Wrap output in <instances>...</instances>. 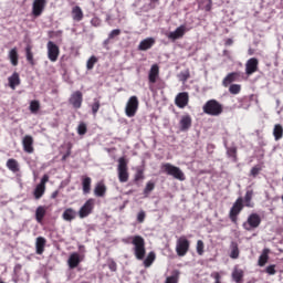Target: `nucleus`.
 Listing matches in <instances>:
<instances>
[{
    "mask_svg": "<svg viewBox=\"0 0 283 283\" xmlns=\"http://www.w3.org/2000/svg\"><path fill=\"white\" fill-rule=\"evenodd\" d=\"M202 109L203 114H207L208 116H220L222 112H224V106L217 99H209L202 106Z\"/></svg>",
    "mask_w": 283,
    "mask_h": 283,
    "instance_id": "1",
    "label": "nucleus"
},
{
    "mask_svg": "<svg viewBox=\"0 0 283 283\" xmlns=\"http://www.w3.org/2000/svg\"><path fill=\"white\" fill-rule=\"evenodd\" d=\"M132 244L134 245L133 251L137 260H145L147 250L145 249V239L142 235L133 237Z\"/></svg>",
    "mask_w": 283,
    "mask_h": 283,
    "instance_id": "2",
    "label": "nucleus"
},
{
    "mask_svg": "<svg viewBox=\"0 0 283 283\" xmlns=\"http://www.w3.org/2000/svg\"><path fill=\"white\" fill-rule=\"evenodd\" d=\"M161 171L164 174H167V176H172L175 180H180V182H184V180L187 179L185 172H182V170L178 166H174L170 163L163 164Z\"/></svg>",
    "mask_w": 283,
    "mask_h": 283,
    "instance_id": "3",
    "label": "nucleus"
},
{
    "mask_svg": "<svg viewBox=\"0 0 283 283\" xmlns=\"http://www.w3.org/2000/svg\"><path fill=\"white\" fill-rule=\"evenodd\" d=\"M243 209H244V199L242 197H239L232 205L229 212V218L231 222H233V224H238V217L240 216V213H242Z\"/></svg>",
    "mask_w": 283,
    "mask_h": 283,
    "instance_id": "4",
    "label": "nucleus"
},
{
    "mask_svg": "<svg viewBox=\"0 0 283 283\" xmlns=\"http://www.w3.org/2000/svg\"><path fill=\"white\" fill-rule=\"evenodd\" d=\"M117 174L119 182H127L129 180V168L127 167V159L125 157L118 158Z\"/></svg>",
    "mask_w": 283,
    "mask_h": 283,
    "instance_id": "5",
    "label": "nucleus"
},
{
    "mask_svg": "<svg viewBox=\"0 0 283 283\" xmlns=\"http://www.w3.org/2000/svg\"><path fill=\"white\" fill-rule=\"evenodd\" d=\"M191 247V242L187 237H180L176 242V253L179 258H185L187 253H189V248Z\"/></svg>",
    "mask_w": 283,
    "mask_h": 283,
    "instance_id": "6",
    "label": "nucleus"
},
{
    "mask_svg": "<svg viewBox=\"0 0 283 283\" xmlns=\"http://www.w3.org/2000/svg\"><path fill=\"white\" fill-rule=\"evenodd\" d=\"M140 103L138 102V97L133 95L128 98L125 107V114L128 118H134L138 112Z\"/></svg>",
    "mask_w": 283,
    "mask_h": 283,
    "instance_id": "7",
    "label": "nucleus"
},
{
    "mask_svg": "<svg viewBox=\"0 0 283 283\" xmlns=\"http://www.w3.org/2000/svg\"><path fill=\"white\" fill-rule=\"evenodd\" d=\"M262 224V218L258 213H251L247 221L243 222L242 227L245 231H253V229H258Z\"/></svg>",
    "mask_w": 283,
    "mask_h": 283,
    "instance_id": "8",
    "label": "nucleus"
},
{
    "mask_svg": "<svg viewBox=\"0 0 283 283\" xmlns=\"http://www.w3.org/2000/svg\"><path fill=\"white\" fill-rule=\"evenodd\" d=\"M46 50L49 61L56 63V61H59V55L61 54V49H59V45L52 41H49L46 44Z\"/></svg>",
    "mask_w": 283,
    "mask_h": 283,
    "instance_id": "9",
    "label": "nucleus"
},
{
    "mask_svg": "<svg viewBox=\"0 0 283 283\" xmlns=\"http://www.w3.org/2000/svg\"><path fill=\"white\" fill-rule=\"evenodd\" d=\"M69 103L74 109H81L83 107V93L81 91L73 92L69 98Z\"/></svg>",
    "mask_w": 283,
    "mask_h": 283,
    "instance_id": "10",
    "label": "nucleus"
},
{
    "mask_svg": "<svg viewBox=\"0 0 283 283\" xmlns=\"http://www.w3.org/2000/svg\"><path fill=\"white\" fill-rule=\"evenodd\" d=\"M48 6V0H34L32 3V14L38 18L43 14L45 7Z\"/></svg>",
    "mask_w": 283,
    "mask_h": 283,
    "instance_id": "11",
    "label": "nucleus"
},
{
    "mask_svg": "<svg viewBox=\"0 0 283 283\" xmlns=\"http://www.w3.org/2000/svg\"><path fill=\"white\" fill-rule=\"evenodd\" d=\"M94 211V199H88L78 210V217L81 219L87 218Z\"/></svg>",
    "mask_w": 283,
    "mask_h": 283,
    "instance_id": "12",
    "label": "nucleus"
},
{
    "mask_svg": "<svg viewBox=\"0 0 283 283\" xmlns=\"http://www.w3.org/2000/svg\"><path fill=\"white\" fill-rule=\"evenodd\" d=\"M175 105L179 107V109H185L187 105H189V93L187 92H181L177 94L175 98Z\"/></svg>",
    "mask_w": 283,
    "mask_h": 283,
    "instance_id": "13",
    "label": "nucleus"
},
{
    "mask_svg": "<svg viewBox=\"0 0 283 283\" xmlns=\"http://www.w3.org/2000/svg\"><path fill=\"white\" fill-rule=\"evenodd\" d=\"M258 65H260V61L258 57H251L245 63V74L251 76V74H255L258 72Z\"/></svg>",
    "mask_w": 283,
    "mask_h": 283,
    "instance_id": "14",
    "label": "nucleus"
},
{
    "mask_svg": "<svg viewBox=\"0 0 283 283\" xmlns=\"http://www.w3.org/2000/svg\"><path fill=\"white\" fill-rule=\"evenodd\" d=\"M189 30L190 29L187 28V25L181 24L174 32H170L168 34V39H170L171 41H177V39H182V36H185V33L189 32Z\"/></svg>",
    "mask_w": 283,
    "mask_h": 283,
    "instance_id": "15",
    "label": "nucleus"
},
{
    "mask_svg": "<svg viewBox=\"0 0 283 283\" xmlns=\"http://www.w3.org/2000/svg\"><path fill=\"white\" fill-rule=\"evenodd\" d=\"M22 147L27 154H34V138L32 135H25L23 137Z\"/></svg>",
    "mask_w": 283,
    "mask_h": 283,
    "instance_id": "16",
    "label": "nucleus"
},
{
    "mask_svg": "<svg viewBox=\"0 0 283 283\" xmlns=\"http://www.w3.org/2000/svg\"><path fill=\"white\" fill-rule=\"evenodd\" d=\"M156 45V39L154 38H146L140 41L138 45L139 52H147V50H151Z\"/></svg>",
    "mask_w": 283,
    "mask_h": 283,
    "instance_id": "17",
    "label": "nucleus"
},
{
    "mask_svg": "<svg viewBox=\"0 0 283 283\" xmlns=\"http://www.w3.org/2000/svg\"><path fill=\"white\" fill-rule=\"evenodd\" d=\"M240 76H242L240 74V72H232L229 73L223 80H222V85L223 87H228L231 85V83H235L238 81H240Z\"/></svg>",
    "mask_w": 283,
    "mask_h": 283,
    "instance_id": "18",
    "label": "nucleus"
},
{
    "mask_svg": "<svg viewBox=\"0 0 283 283\" xmlns=\"http://www.w3.org/2000/svg\"><path fill=\"white\" fill-rule=\"evenodd\" d=\"M158 76H160V67L158 66V64H154L148 73L149 83L154 85V83L158 81Z\"/></svg>",
    "mask_w": 283,
    "mask_h": 283,
    "instance_id": "19",
    "label": "nucleus"
},
{
    "mask_svg": "<svg viewBox=\"0 0 283 283\" xmlns=\"http://www.w3.org/2000/svg\"><path fill=\"white\" fill-rule=\"evenodd\" d=\"M191 115H184L179 122L180 132H189L191 128Z\"/></svg>",
    "mask_w": 283,
    "mask_h": 283,
    "instance_id": "20",
    "label": "nucleus"
},
{
    "mask_svg": "<svg viewBox=\"0 0 283 283\" xmlns=\"http://www.w3.org/2000/svg\"><path fill=\"white\" fill-rule=\"evenodd\" d=\"M81 262H82L81 254L76 252L72 253L67 260V264L70 269H76V266H78Z\"/></svg>",
    "mask_w": 283,
    "mask_h": 283,
    "instance_id": "21",
    "label": "nucleus"
},
{
    "mask_svg": "<svg viewBox=\"0 0 283 283\" xmlns=\"http://www.w3.org/2000/svg\"><path fill=\"white\" fill-rule=\"evenodd\" d=\"M46 240L43 237H38L35 241V252L38 255H43V252L45 251V244Z\"/></svg>",
    "mask_w": 283,
    "mask_h": 283,
    "instance_id": "22",
    "label": "nucleus"
},
{
    "mask_svg": "<svg viewBox=\"0 0 283 283\" xmlns=\"http://www.w3.org/2000/svg\"><path fill=\"white\" fill-rule=\"evenodd\" d=\"M82 191L85 196L92 191V178L82 176Z\"/></svg>",
    "mask_w": 283,
    "mask_h": 283,
    "instance_id": "23",
    "label": "nucleus"
},
{
    "mask_svg": "<svg viewBox=\"0 0 283 283\" xmlns=\"http://www.w3.org/2000/svg\"><path fill=\"white\" fill-rule=\"evenodd\" d=\"M9 87H11V90H17L18 85H21V77L19 76L18 72H14L9 78Z\"/></svg>",
    "mask_w": 283,
    "mask_h": 283,
    "instance_id": "24",
    "label": "nucleus"
},
{
    "mask_svg": "<svg viewBox=\"0 0 283 283\" xmlns=\"http://www.w3.org/2000/svg\"><path fill=\"white\" fill-rule=\"evenodd\" d=\"M62 218L65 220V222H72V220H76V210H73L72 208L65 209L62 213Z\"/></svg>",
    "mask_w": 283,
    "mask_h": 283,
    "instance_id": "25",
    "label": "nucleus"
},
{
    "mask_svg": "<svg viewBox=\"0 0 283 283\" xmlns=\"http://www.w3.org/2000/svg\"><path fill=\"white\" fill-rule=\"evenodd\" d=\"M48 213V210L43 206H39L35 210V220L39 224L43 223V218H45V214Z\"/></svg>",
    "mask_w": 283,
    "mask_h": 283,
    "instance_id": "26",
    "label": "nucleus"
},
{
    "mask_svg": "<svg viewBox=\"0 0 283 283\" xmlns=\"http://www.w3.org/2000/svg\"><path fill=\"white\" fill-rule=\"evenodd\" d=\"M94 193L97 198H103L107 193V187L103 182L96 184L94 188Z\"/></svg>",
    "mask_w": 283,
    "mask_h": 283,
    "instance_id": "27",
    "label": "nucleus"
},
{
    "mask_svg": "<svg viewBox=\"0 0 283 283\" xmlns=\"http://www.w3.org/2000/svg\"><path fill=\"white\" fill-rule=\"evenodd\" d=\"M83 17H84L83 9H81V7H78V6L73 7V9H72L73 21L81 22V21H83Z\"/></svg>",
    "mask_w": 283,
    "mask_h": 283,
    "instance_id": "28",
    "label": "nucleus"
},
{
    "mask_svg": "<svg viewBox=\"0 0 283 283\" xmlns=\"http://www.w3.org/2000/svg\"><path fill=\"white\" fill-rule=\"evenodd\" d=\"M271 253V250L268 248L263 249L261 255L259 256L258 264L259 266H265L266 262H269V254Z\"/></svg>",
    "mask_w": 283,
    "mask_h": 283,
    "instance_id": "29",
    "label": "nucleus"
},
{
    "mask_svg": "<svg viewBox=\"0 0 283 283\" xmlns=\"http://www.w3.org/2000/svg\"><path fill=\"white\" fill-rule=\"evenodd\" d=\"M25 57L29 63V65H36V62L34 61V53H32V45L28 44L25 46Z\"/></svg>",
    "mask_w": 283,
    "mask_h": 283,
    "instance_id": "30",
    "label": "nucleus"
},
{
    "mask_svg": "<svg viewBox=\"0 0 283 283\" xmlns=\"http://www.w3.org/2000/svg\"><path fill=\"white\" fill-rule=\"evenodd\" d=\"M251 200H253V190H247L244 196V207H248L249 209H253L255 207V203H253Z\"/></svg>",
    "mask_w": 283,
    "mask_h": 283,
    "instance_id": "31",
    "label": "nucleus"
},
{
    "mask_svg": "<svg viewBox=\"0 0 283 283\" xmlns=\"http://www.w3.org/2000/svg\"><path fill=\"white\" fill-rule=\"evenodd\" d=\"M230 249H231L230 258L232 260H238L240 258V248L238 247V242L232 241L230 244Z\"/></svg>",
    "mask_w": 283,
    "mask_h": 283,
    "instance_id": "32",
    "label": "nucleus"
},
{
    "mask_svg": "<svg viewBox=\"0 0 283 283\" xmlns=\"http://www.w3.org/2000/svg\"><path fill=\"white\" fill-rule=\"evenodd\" d=\"M232 280L235 283H241L244 280V270L235 268L232 272Z\"/></svg>",
    "mask_w": 283,
    "mask_h": 283,
    "instance_id": "33",
    "label": "nucleus"
},
{
    "mask_svg": "<svg viewBox=\"0 0 283 283\" xmlns=\"http://www.w3.org/2000/svg\"><path fill=\"white\" fill-rule=\"evenodd\" d=\"M9 59L13 67H17V65H19V51H17V48L10 50Z\"/></svg>",
    "mask_w": 283,
    "mask_h": 283,
    "instance_id": "34",
    "label": "nucleus"
},
{
    "mask_svg": "<svg viewBox=\"0 0 283 283\" xmlns=\"http://www.w3.org/2000/svg\"><path fill=\"white\" fill-rule=\"evenodd\" d=\"M7 168L12 171L13 174H17L20 168H19V161H17V159H8L7 160Z\"/></svg>",
    "mask_w": 283,
    "mask_h": 283,
    "instance_id": "35",
    "label": "nucleus"
},
{
    "mask_svg": "<svg viewBox=\"0 0 283 283\" xmlns=\"http://www.w3.org/2000/svg\"><path fill=\"white\" fill-rule=\"evenodd\" d=\"M274 140H282L283 138V126L281 124H275L273 128Z\"/></svg>",
    "mask_w": 283,
    "mask_h": 283,
    "instance_id": "36",
    "label": "nucleus"
},
{
    "mask_svg": "<svg viewBox=\"0 0 283 283\" xmlns=\"http://www.w3.org/2000/svg\"><path fill=\"white\" fill-rule=\"evenodd\" d=\"M156 262V252L151 251L148 253L146 259L144 260V266L145 269H149Z\"/></svg>",
    "mask_w": 283,
    "mask_h": 283,
    "instance_id": "37",
    "label": "nucleus"
},
{
    "mask_svg": "<svg viewBox=\"0 0 283 283\" xmlns=\"http://www.w3.org/2000/svg\"><path fill=\"white\" fill-rule=\"evenodd\" d=\"M45 193V186H41V184H38V186L35 187L34 191H33V196L35 198V200H41V198H43Z\"/></svg>",
    "mask_w": 283,
    "mask_h": 283,
    "instance_id": "38",
    "label": "nucleus"
},
{
    "mask_svg": "<svg viewBox=\"0 0 283 283\" xmlns=\"http://www.w3.org/2000/svg\"><path fill=\"white\" fill-rule=\"evenodd\" d=\"M227 156L231 158L233 163H238V148L235 146L227 148Z\"/></svg>",
    "mask_w": 283,
    "mask_h": 283,
    "instance_id": "39",
    "label": "nucleus"
},
{
    "mask_svg": "<svg viewBox=\"0 0 283 283\" xmlns=\"http://www.w3.org/2000/svg\"><path fill=\"white\" fill-rule=\"evenodd\" d=\"M29 109H30L31 114H38L39 109H41V102H39L38 99L31 101Z\"/></svg>",
    "mask_w": 283,
    "mask_h": 283,
    "instance_id": "40",
    "label": "nucleus"
},
{
    "mask_svg": "<svg viewBox=\"0 0 283 283\" xmlns=\"http://www.w3.org/2000/svg\"><path fill=\"white\" fill-rule=\"evenodd\" d=\"M98 63V57L96 55H92L86 62V70H94V65Z\"/></svg>",
    "mask_w": 283,
    "mask_h": 283,
    "instance_id": "41",
    "label": "nucleus"
},
{
    "mask_svg": "<svg viewBox=\"0 0 283 283\" xmlns=\"http://www.w3.org/2000/svg\"><path fill=\"white\" fill-rule=\"evenodd\" d=\"M91 109H92L93 116H96V114H98V109H101V101L95 98L94 103L91 105Z\"/></svg>",
    "mask_w": 283,
    "mask_h": 283,
    "instance_id": "42",
    "label": "nucleus"
},
{
    "mask_svg": "<svg viewBox=\"0 0 283 283\" xmlns=\"http://www.w3.org/2000/svg\"><path fill=\"white\" fill-rule=\"evenodd\" d=\"M77 134L78 136H85L87 134V124L86 123H80L77 126Z\"/></svg>",
    "mask_w": 283,
    "mask_h": 283,
    "instance_id": "43",
    "label": "nucleus"
},
{
    "mask_svg": "<svg viewBox=\"0 0 283 283\" xmlns=\"http://www.w3.org/2000/svg\"><path fill=\"white\" fill-rule=\"evenodd\" d=\"M154 189H156V184H154V181H148L146 184V187L144 189V193L147 197L148 193H151V191H154Z\"/></svg>",
    "mask_w": 283,
    "mask_h": 283,
    "instance_id": "44",
    "label": "nucleus"
},
{
    "mask_svg": "<svg viewBox=\"0 0 283 283\" xmlns=\"http://www.w3.org/2000/svg\"><path fill=\"white\" fill-rule=\"evenodd\" d=\"M242 91V86L240 84H231L229 87V92L230 94H240V92Z\"/></svg>",
    "mask_w": 283,
    "mask_h": 283,
    "instance_id": "45",
    "label": "nucleus"
},
{
    "mask_svg": "<svg viewBox=\"0 0 283 283\" xmlns=\"http://www.w3.org/2000/svg\"><path fill=\"white\" fill-rule=\"evenodd\" d=\"M197 253H198V255L205 254V241L203 240L197 241Z\"/></svg>",
    "mask_w": 283,
    "mask_h": 283,
    "instance_id": "46",
    "label": "nucleus"
},
{
    "mask_svg": "<svg viewBox=\"0 0 283 283\" xmlns=\"http://www.w3.org/2000/svg\"><path fill=\"white\" fill-rule=\"evenodd\" d=\"M70 156H72V144H67V150L66 153L62 156V161L65 163V160H67V158H70Z\"/></svg>",
    "mask_w": 283,
    "mask_h": 283,
    "instance_id": "47",
    "label": "nucleus"
},
{
    "mask_svg": "<svg viewBox=\"0 0 283 283\" xmlns=\"http://www.w3.org/2000/svg\"><path fill=\"white\" fill-rule=\"evenodd\" d=\"M116 36H120V29H114L109 32L108 39L112 41V39H116Z\"/></svg>",
    "mask_w": 283,
    "mask_h": 283,
    "instance_id": "48",
    "label": "nucleus"
},
{
    "mask_svg": "<svg viewBox=\"0 0 283 283\" xmlns=\"http://www.w3.org/2000/svg\"><path fill=\"white\" fill-rule=\"evenodd\" d=\"M144 179H145V175H144L143 170L138 169L135 174V182H138Z\"/></svg>",
    "mask_w": 283,
    "mask_h": 283,
    "instance_id": "49",
    "label": "nucleus"
},
{
    "mask_svg": "<svg viewBox=\"0 0 283 283\" xmlns=\"http://www.w3.org/2000/svg\"><path fill=\"white\" fill-rule=\"evenodd\" d=\"M191 76V74L189 73V71H185L180 73V78L181 81L185 83L187 81H189V77Z\"/></svg>",
    "mask_w": 283,
    "mask_h": 283,
    "instance_id": "50",
    "label": "nucleus"
},
{
    "mask_svg": "<svg viewBox=\"0 0 283 283\" xmlns=\"http://www.w3.org/2000/svg\"><path fill=\"white\" fill-rule=\"evenodd\" d=\"M102 21L99 20L98 17H95L91 20V25H93V28H99Z\"/></svg>",
    "mask_w": 283,
    "mask_h": 283,
    "instance_id": "51",
    "label": "nucleus"
},
{
    "mask_svg": "<svg viewBox=\"0 0 283 283\" xmlns=\"http://www.w3.org/2000/svg\"><path fill=\"white\" fill-rule=\"evenodd\" d=\"M145 218H146V213H145V211H139L138 212V214H137V221L139 222V223H143V222H145Z\"/></svg>",
    "mask_w": 283,
    "mask_h": 283,
    "instance_id": "52",
    "label": "nucleus"
},
{
    "mask_svg": "<svg viewBox=\"0 0 283 283\" xmlns=\"http://www.w3.org/2000/svg\"><path fill=\"white\" fill-rule=\"evenodd\" d=\"M265 272L268 273V275H275L276 271H275V265H269L265 269Z\"/></svg>",
    "mask_w": 283,
    "mask_h": 283,
    "instance_id": "53",
    "label": "nucleus"
},
{
    "mask_svg": "<svg viewBox=\"0 0 283 283\" xmlns=\"http://www.w3.org/2000/svg\"><path fill=\"white\" fill-rule=\"evenodd\" d=\"M165 283H178V275L168 276Z\"/></svg>",
    "mask_w": 283,
    "mask_h": 283,
    "instance_id": "54",
    "label": "nucleus"
},
{
    "mask_svg": "<svg viewBox=\"0 0 283 283\" xmlns=\"http://www.w3.org/2000/svg\"><path fill=\"white\" fill-rule=\"evenodd\" d=\"M251 176H253V178H255L259 174H260V167L254 166L251 171H250Z\"/></svg>",
    "mask_w": 283,
    "mask_h": 283,
    "instance_id": "55",
    "label": "nucleus"
},
{
    "mask_svg": "<svg viewBox=\"0 0 283 283\" xmlns=\"http://www.w3.org/2000/svg\"><path fill=\"white\" fill-rule=\"evenodd\" d=\"M49 181H50V176L43 175V177H42V179H41V181H40V185H41L42 187H45V184H48Z\"/></svg>",
    "mask_w": 283,
    "mask_h": 283,
    "instance_id": "56",
    "label": "nucleus"
},
{
    "mask_svg": "<svg viewBox=\"0 0 283 283\" xmlns=\"http://www.w3.org/2000/svg\"><path fill=\"white\" fill-rule=\"evenodd\" d=\"M108 269H109L111 271L115 272L116 269H117L116 262L109 263Z\"/></svg>",
    "mask_w": 283,
    "mask_h": 283,
    "instance_id": "57",
    "label": "nucleus"
},
{
    "mask_svg": "<svg viewBox=\"0 0 283 283\" xmlns=\"http://www.w3.org/2000/svg\"><path fill=\"white\" fill-rule=\"evenodd\" d=\"M51 198L55 200V198H59V190H55L52 192Z\"/></svg>",
    "mask_w": 283,
    "mask_h": 283,
    "instance_id": "58",
    "label": "nucleus"
},
{
    "mask_svg": "<svg viewBox=\"0 0 283 283\" xmlns=\"http://www.w3.org/2000/svg\"><path fill=\"white\" fill-rule=\"evenodd\" d=\"M226 45H233V40L232 39H227L226 40Z\"/></svg>",
    "mask_w": 283,
    "mask_h": 283,
    "instance_id": "59",
    "label": "nucleus"
},
{
    "mask_svg": "<svg viewBox=\"0 0 283 283\" xmlns=\"http://www.w3.org/2000/svg\"><path fill=\"white\" fill-rule=\"evenodd\" d=\"M109 41H112L109 38H107L105 41H104V45H109Z\"/></svg>",
    "mask_w": 283,
    "mask_h": 283,
    "instance_id": "60",
    "label": "nucleus"
},
{
    "mask_svg": "<svg viewBox=\"0 0 283 283\" xmlns=\"http://www.w3.org/2000/svg\"><path fill=\"white\" fill-rule=\"evenodd\" d=\"M160 0H150L151 3H158Z\"/></svg>",
    "mask_w": 283,
    "mask_h": 283,
    "instance_id": "61",
    "label": "nucleus"
},
{
    "mask_svg": "<svg viewBox=\"0 0 283 283\" xmlns=\"http://www.w3.org/2000/svg\"><path fill=\"white\" fill-rule=\"evenodd\" d=\"M15 269H21V264L15 265Z\"/></svg>",
    "mask_w": 283,
    "mask_h": 283,
    "instance_id": "62",
    "label": "nucleus"
},
{
    "mask_svg": "<svg viewBox=\"0 0 283 283\" xmlns=\"http://www.w3.org/2000/svg\"><path fill=\"white\" fill-rule=\"evenodd\" d=\"M109 19H111V17H109V15H107V19H106V21H109Z\"/></svg>",
    "mask_w": 283,
    "mask_h": 283,
    "instance_id": "63",
    "label": "nucleus"
}]
</instances>
